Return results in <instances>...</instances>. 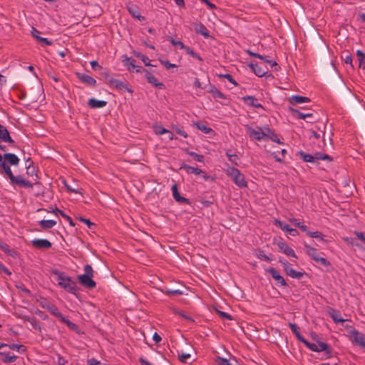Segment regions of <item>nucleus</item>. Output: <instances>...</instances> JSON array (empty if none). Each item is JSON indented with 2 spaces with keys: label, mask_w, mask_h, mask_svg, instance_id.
Masks as SVG:
<instances>
[{
  "label": "nucleus",
  "mask_w": 365,
  "mask_h": 365,
  "mask_svg": "<svg viewBox=\"0 0 365 365\" xmlns=\"http://www.w3.org/2000/svg\"><path fill=\"white\" fill-rule=\"evenodd\" d=\"M52 274L55 276V280L57 281L58 285L61 288L69 293L76 294L78 291L76 282L72 280L71 277L58 269H53Z\"/></svg>",
  "instance_id": "nucleus-1"
},
{
  "label": "nucleus",
  "mask_w": 365,
  "mask_h": 365,
  "mask_svg": "<svg viewBox=\"0 0 365 365\" xmlns=\"http://www.w3.org/2000/svg\"><path fill=\"white\" fill-rule=\"evenodd\" d=\"M84 274L78 276L79 282L88 289H93L96 286V283L93 280V270L90 264H86L84 267Z\"/></svg>",
  "instance_id": "nucleus-2"
},
{
  "label": "nucleus",
  "mask_w": 365,
  "mask_h": 365,
  "mask_svg": "<svg viewBox=\"0 0 365 365\" xmlns=\"http://www.w3.org/2000/svg\"><path fill=\"white\" fill-rule=\"evenodd\" d=\"M225 173L238 187H246L247 186L245 175L235 167H228L225 170Z\"/></svg>",
  "instance_id": "nucleus-3"
},
{
  "label": "nucleus",
  "mask_w": 365,
  "mask_h": 365,
  "mask_svg": "<svg viewBox=\"0 0 365 365\" xmlns=\"http://www.w3.org/2000/svg\"><path fill=\"white\" fill-rule=\"evenodd\" d=\"M265 127H257L256 129L252 128L250 125H246V133L251 140L261 141L266 140L267 132H265Z\"/></svg>",
  "instance_id": "nucleus-4"
},
{
  "label": "nucleus",
  "mask_w": 365,
  "mask_h": 365,
  "mask_svg": "<svg viewBox=\"0 0 365 365\" xmlns=\"http://www.w3.org/2000/svg\"><path fill=\"white\" fill-rule=\"evenodd\" d=\"M307 255L316 262L327 267L330 265V262L324 257L320 256V254L317 252V250L307 244L304 245Z\"/></svg>",
  "instance_id": "nucleus-5"
},
{
  "label": "nucleus",
  "mask_w": 365,
  "mask_h": 365,
  "mask_svg": "<svg viewBox=\"0 0 365 365\" xmlns=\"http://www.w3.org/2000/svg\"><path fill=\"white\" fill-rule=\"evenodd\" d=\"M10 182L12 185H17L21 187H26V188L33 187V184L30 181L24 179L22 175L15 176L14 175L10 178Z\"/></svg>",
  "instance_id": "nucleus-6"
},
{
  "label": "nucleus",
  "mask_w": 365,
  "mask_h": 365,
  "mask_svg": "<svg viewBox=\"0 0 365 365\" xmlns=\"http://www.w3.org/2000/svg\"><path fill=\"white\" fill-rule=\"evenodd\" d=\"M40 305L41 307L47 309L50 313L54 317L60 319L63 315L61 312L58 310V309L51 302H48L46 299H43L41 302H40Z\"/></svg>",
  "instance_id": "nucleus-7"
},
{
  "label": "nucleus",
  "mask_w": 365,
  "mask_h": 365,
  "mask_svg": "<svg viewBox=\"0 0 365 365\" xmlns=\"http://www.w3.org/2000/svg\"><path fill=\"white\" fill-rule=\"evenodd\" d=\"M350 339L356 344L364 348L365 337L364 335L356 329H353L349 332Z\"/></svg>",
  "instance_id": "nucleus-8"
},
{
  "label": "nucleus",
  "mask_w": 365,
  "mask_h": 365,
  "mask_svg": "<svg viewBox=\"0 0 365 365\" xmlns=\"http://www.w3.org/2000/svg\"><path fill=\"white\" fill-rule=\"evenodd\" d=\"M304 344L310 350L315 352L327 351L328 345L325 342L319 341L317 344L310 343L307 340Z\"/></svg>",
  "instance_id": "nucleus-9"
},
{
  "label": "nucleus",
  "mask_w": 365,
  "mask_h": 365,
  "mask_svg": "<svg viewBox=\"0 0 365 365\" xmlns=\"http://www.w3.org/2000/svg\"><path fill=\"white\" fill-rule=\"evenodd\" d=\"M108 83L113 86L115 88L119 91H127L129 93H132L133 91L128 87V84L122 81L115 78H108Z\"/></svg>",
  "instance_id": "nucleus-10"
},
{
  "label": "nucleus",
  "mask_w": 365,
  "mask_h": 365,
  "mask_svg": "<svg viewBox=\"0 0 365 365\" xmlns=\"http://www.w3.org/2000/svg\"><path fill=\"white\" fill-rule=\"evenodd\" d=\"M267 272L272 275V277L276 281L277 284H279L282 287L287 286V283L284 277L279 273V272L276 269L270 267L267 269Z\"/></svg>",
  "instance_id": "nucleus-11"
},
{
  "label": "nucleus",
  "mask_w": 365,
  "mask_h": 365,
  "mask_svg": "<svg viewBox=\"0 0 365 365\" xmlns=\"http://www.w3.org/2000/svg\"><path fill=\"white\" fill-rule=\"evenodd\" d=\"M145 78L148 83L152 86L158 88L159 89H163L165 88V85L162 82H160L158 78L153 75L151 71H146Z\"/></svg>",
  "instance_id": "nucleus-12"
},
{
  "label": "nucleus",
  "mask_w": 365,
  "mask_h": 365,
  "mask_svg": "<svg viewBox=\"0 0 365 365\" xmlns=\"http://www.w3.org/2000/svg\"><path fill=\"white\" fill-rule=\"evenodd\" d=\"M245 51L248 55H250L252 57L257 58L259 59L264 61L266 63L269 64L271 66V67H274V66L277 67V66H278L275 61H273L272 60L269 59V56H262L257 53H255V52L252 51L250 49H247ZM275 70H277V68H275Z\"/></svg>",
  "instance_id": "nucleus-13"
},
{
  "label": "nucleus",
  "mask_w": 365,
  "mask_h": 365,
  "mask_svg": "<svg viewBox=\"0 0 365 365\" xmlns=\"http://www.w3.org/2000/svg\"><path fill=\"white\" fill-rule=\"evenodd\" d=\"M33 247L37 249H49L51 247V242L46 239H34L31 241Z\"/></svg>",
  "instance_id": "nucleus-14"
},
{
  "label": "nucleus",
  "mask_w": 365,
  "mask_h": 365,
  "mask_svg": "<svg viewBox=\"0 0 365 365\" xmlns=\"http://www.w3.org/2000/svg\"><path fill=\"white\" fill-rule=\"evenodd\" d=\"M249 67L251 70L259 77L267 76L268 73V68L265 67L264 68L259 66L258 63H251L248 64Z\"/></svg>",
  "instance_id": "nucleus-15"
},
{
  "label": "nucleus",
  "mask_w": 365,
  "mask_h": 365,
  "mask_svg": "<svg viewBox=\"0 0 365 365\" xmlns=\"http://www.w3.org/2000/svg\"><path fill=\"white\" fill-rule=\"evenodd\" d=\"M126 8L133 18L140 21L145 19V18L140 15L139 8L137 5L133 4L132 2H129L128 3Z\"/></svg>",
  "instance_id": "nucleus-16"
},
{
  "label": "nucleus",
  "mask_w": 365,
  "mask_h": 365,
  "mask_svg": "<svg viewBox=\"0 0 365 365\" xmlns=\"http://www.w3.org/2000/svg\"><path fill=\"white\" fill-rule=\"evenodd\" d=\"M0 140L3 142L9 143V144L15 146V142L10 136L7 128L2 125H0Z\"/></svg>",
  "instance_id": "nucleus-17"
},
{
  "label": "nucleus",
  "mask_w": 365,
  "mask_h": 365,
  "mask_svg": "<svg viewBox=\"0 0 365 365\" xmlns=\"http://www.w3.org/2000/svg\"><path fill=\"white\" fill-rule=\"evenodd\" d=\"M3 161H6L10 165L17 166L19 164L20 159L17 155L11 153H6L3 155Z\"/></svg>",
  "instance_id": "nucleus-18"
},
{
  "label": "nucleus",
  "mask_w": 365,
  "mask_h": 365,
  "mask_svg": "<svg viewBox=\"0 0 365 365\" xmlns=\"http://www.w3.org/2000/svg\"><path fill=\"white\" fill-rule=\"evenodd\" d=\"M242 101L245 104L256 108H264L262 105L257 102V99L253 96H247L242 97Z\"/></svg>",
  "instance_id": "nucleus-19"
},
{
  "label": "nucleus",
  "mask_w": 365,
  "mask_h": 365,
  "mask_svg": "<svg viewBox=\"0 0 365 365\" xmlns=\"http://www.w3.org/2000/svg\"><path fill=\"white\" fill-rule=\"evenodd\" d=\"M76 76L77 78L83 83L91 86H95L96 84V81L91 76L81 73H76Z\"/></svg>",
  "instance_id": "nucleus-20"
},
{
  "label": "nucleus",
  "mask_w": 365,
  "mask_h": 365,
  "mask_svg": "<svg viewBox=\"0 0 365 365\" xmlns=\"http://www.w3.org/2000/svg\"><path fill=\"white\" fill-rule=\"evenodd\" d=\"M171 190H172V192H173V198L178 202L180 203H186V204H190V200L184 197H182L180 196L179 192H178V185L176 184H174L173 185L172 187H171Z\"/></svg>",
  "instance_id": "nucleus-21"
},
{
  "label": "nucleus",
  "mask_w": 365,
  "mask_h": 365,
  "mask_svg": "<svg viewBox=\"0 0 365 365\" xmlns=\"http://www.w3.org/2000/svg\"><path fill=\"white\" fill-rule=\"evenodd\" d=\"M88 105L93 109L101 108L107 105V101L92 98L88 100Z\"/></svg>",
  "instance_id": "nucleus-22"
},
{
  "label": "nucleus",
  "mask_w": 365,
  "mask_h": 365,
  "mask_svg": "<svg viewBox=\"0 0 365 365\" xmlns=\"http://www.w3.org/2000/svg\"><path fill=\"white\" fill-rule=\"evenodd\" d=\"M278 247L280 249V250L286 255L297 258L294 250L285 242L278 243Z\"/></svg>",
  "instance_id": "nucleus-23"
},
{
  "label": "nucleus",
  "mask_w": 365,
  "mask_h": 365,
  "mask_svg": "<svg viewBox=\"0 0 365 365\" xmlns=\"http://www.w3.org/2000/svg\"><path fill=\"white\" fill-rule=\"evenodd\" d=\"M289 327L290 328V329L292 330V331L293 332V334L295 335L296 338L302 343H305L306 342V339H304V337L300 334L299 332V328L298 327V326L296 324H294V323H291L289 322Z\"/></svg>",
  "instance_id": "nucleus-24"
},
{
  "label": "nucleus",
  "mask_w": 365,
  "mask_h": 365,
  "mask_svg": "<svg viewBox=\"0 0 365 365\" xmlns=\"http://www.w3.org/2000/svg\"><path fill=\"white\" fill-rule=\"evenodd\" d=\"M289 110L293 116L299 119H305L307 118H311L313 115L312 113H302L292 107L289 108Z\"/></svg>",
  "instance_id": "nucleus-25"
},
{
  "label": "nucleus",
  "mask_w": 365,
  "mask_h": 365,
  "mask_svg": "<svg viewBox=\"0 0 365 365\" xmlns=\"http://www.w3.org/2000/svg\"><path fill=\"white\" fill-rule=\"evenodd\" d=\"M289 102L292 104H301L310 102V99L307 97L294 95L289 98Z\"/></svg>",
  "instance_id": "nucleus-26"
},
{
  "label": "nucleus",
  "mask_w": 365,
  "mask_h": 365,
  "mask_svg": "<svg viewBox=\"0 0 365 365\" xmlns=\"http://www.w3.org/2000/svg\"><path fill=\"white\" fill-rule=\"evenodd\" d=\"M265 132H267L266 139H270L272 141L282 144L283 143L279 139L277 135L274 130H271L269 127H265Z\"/></svg>",
  "instance_id": "nucleus-27"
},
{
  "label": "nucleus",
  "mask_w": 365,
  "mask_h": 365,
  "mask_svg": "<svg viewBox=\"0 0 365 365\" xmlns=\"http://www.w3.org/2000/svg\"><path fill=\"white\" fill-rule=\"evenodd\" d=\"M0 356L2 357L1 360L4 364L13 363L17 359L16 356L11 355L9 352L1 351Z\"/></svg>",
  "instance_id": "nucleus-28"
},
{
  "label": "nucleus",
  "mask_w": 365,
  "mask_h": 365,
  "mask_svg": "<svg viewBox=\"0 0 365 365\" xmlns=\"http://www.w3.org/2000/svg\"><path fill=\"white\" fill-rule=\"evenodd\" d=\"M193 126H195L198 130H201L205 134H210L213 133V130L211 128L207 127L204 123L197 121L194 122L192 123Z\"/></svg>",
  "instance_id": "nucleus-29"
},
{
  "label": "nucleus",
  "mask_w": 365,
  "mask_h": 365,
  "mask_svg": "<svg viewBox=\"0 0 365 365\" xmlns=\"http://www.w3.org/2000/svg\"><path fill=\"white\" fill-rule=\"evenodd\" d=\"M59 320L61 322L66 324L71 330H72L76 333H79L78 326L77 324H76L75 323L71 322L70 320L67 319L63 315L61 316V317L59 319Z\"/></svg>",
  "instance_id": "nucleus-30"
},
{
  "label": "nucleus",
  "mask_w": 365,
  "mask_h": 365,
  "mask_svg": "<svg viewBox=\"0 0 365 365\" xmlns=\"http://www.w3.org/2000/svg\"><path fill=\"white\" fill-rule=\"evenodd\" d=\"M181 169L186 171V173L188 174H195L196 175H200L202 173H204V172L202 170H200L197 168H194V167L190 166L188 165H182L181 167Z\"/></svg>",
  "instance_id": "nucleus-31"
},
{
  "label": "nucleus",
  "mask_w": 365,
  "mask_h": 365,
  "mask_svg": "<svg viewBox=\"0 0 365 365\" xmlns=\"http://www.w3.org/2000/svg\"><path fill=\"white\" fill-rule=\"evenodd\" d=\"M123 64L128 67V69L131 71L137 67L135 64V61L132 58L128 57L127 56H123Z\"/></svg>",
  "instance_id": "nucleus-32"
},
{
  "label": "nucleus",
  "mask_w": 365,
  "mask_h": 365,
  "mask_svg": "<svg viewBox=\"0 0 365 365\" xmlns=\"http://www.w3.org/2000/svg\"><path fill=\"white\" fill-rule=\"evenodd\" d=\"M57 222L53 220H42L39 222L41 227L43 230H48L53 227Z\"/></svg>",
  "instance_id": "nucleus-33"
},
{
  "label": "nucleus",
  "mask_w": 365,
  "mask_h": 365,
  "mask_svg": "<svg viewBox=\"0 0 365 365\" xmlns=\"http://www.w3.org/2000/svg\"><path fill=\"white\" fill-rule=\"evenodd\" d=\"M286 274L292 278L299 279L305 274V272L296 271L291 267L287 269Z\"/></svg>",
  "instance_id": "nucleus-34"
},
{
  "label": "nucleus",
  "mask_w": 365,
  "mask_h": 365,
  "mask_svg": "<svg viewBox=\"0 0 365 365\" xmlns=\"http://www.w3.org/2000/svg\"><path fill=\"white\" fill-rule=\"evenodd\" d=\"M299 155L304 162L307 163H314V155L307 154L305 152L300 150L297 153Z\"/></svg>",
  "instance_id": "nucleus-35"
},
{
  "label": "nucleus",
  "mask_w": 365,
  "mask_h": 365,
  "mask_svg": "<svg viewBox=\"0 0 365 365\" xmlns=\"http://www.w3.org/2000/svg\"><path fill=\"white\" fill-rule=\"evenodd\" d=\"M0 168L3 170V172L8 176L9 179L14 175L10 168V165L6 163V161H1L0 163Z\"/></svg>",
  "instance_id": "nucleus-36"
},
{
  "label": "nucleus",
  "mask_w": 365,
  "mask_h": 365,
  "mask_svg": "<svg viewBox=\"0 0 365 365\" xmlns=\"http://www.w3.org/2000/svg\"><path fill=\"white\" fill-rule=\"evenodd\" d=\"M133 53L135 57L140 58L144 63L145 66H153V65H151L150 63V60L149 59V58L147 56H145L140 52L135 51Z\"/></svg>",
  "instance_id": "nucleus-37"
},
{
  "label": "nucleus",
  "mask_w": 365,
  "mask_h": 365,
  "mask_svg": "<svg viewBox=\"0 0 365 365\" xmlns=\"http://www.w3.org/2000/svg\"><path fill=\"white\" fill-rule=\"evenodd\" d=\"M195 31L202 35L205 38H208L210 36L207 29L204 24L201 23L199 24L197 27L195 28Z\"/></svg>",
  "instance_id": "nucleus-38"
},
{
  "label": "nucleus",
  "mask_w": 365,
  "mask_h": 365,
  "mask_svg": "<svg viewBox=\"0 0 365 365\" xmlns=\"http://www.w3.org/2000/svg\"><path fill=\"white\" fill-rule=\"evenodd\" d=\"M210 93L215 98H220V99H226V96L224 93H222L220 91H219L216 87L212 86L210 90Z\"/></svg>",
  "instance_id": "nucleus-39"
},
{
  "label": "nucleus",
  "mask_w": 365,
  "mask_h": 365,
  "mask_svg": "<svg viewBox=\"0 0 365 365\" xmlns=\"http://www.w3.org/2000/svg\"><path fill=\"white\" fill-rule=\"evenodd\" d=\"M25 321H28L30 322L31 325L32 326V327L36 329V330H41V326L39 324V322H38V320L33 317V318H31L29 317H24L23 318Z\"/></svg>",
  "instance_id": "nucleus-40"
},
{
  "label": "nucleus",
  "mask_w": 365,
  "mask_h": 365,
  "mask_svg": "<svg viewBox=\"0 0 365 365\" xmlns=\"http://www.w3.org/2000/svg\"><path fill=\"white\" fill-rule=\"evenodd\" d=\"M356 56L358 58L359 68L365 69L364 61H365V54L363 51L360 50L356 51Z\"/></svg>",
  "instance_id": "nucleus-41"
},
{
  "label": "nucleus",
  "mask_w": 365,
  "mask_h": 365,
  "mask_svg": "<svg viewBox=\"0 0 365 365\" xmlns=\"http://www.w3.org/2000/svg\"><path fill=\"white\" fill-rule=\"evenodd\" d=\"M153 128L155 133L157 135H163L167 133H170L169 130H167L166 128L160 125H154Z\"/></svg>",
  "instance_id": "nucleus-42"
},
{
  "label": "nucleus",
  "mask_w": 365,
  "mask_h": 365,
  "mask_svg": "<svg viewBox=\"0 0 365 365\" xmlns=\"http://www.w3.org/2000/svg\"><path fill=\"white\" fill-rule=\"evenodd\" d=\"M274 225L282 229L283 231L287 232L289 228V225L282 221L277 219L274 220Z\"/></svg>",
  "instance_id": "nucleus-43"
},
{
  "label": "nucleus",
  "mask_w": 365,
  "mask_h": 365,
  "mask_svg": "<svg viewBox=\"0 0 365 365\" xmlns=\"http://www.w3.org/2000/svg\"><path fill=\"white\" fill-rule=\"evenodd\" d=\"M332 160V158H331V156L327 155V154H322L321 153H316L314 154V161L316 160Z\"/></svg>",
  "instance_id": "nucleus-44"
},
{
  "label": "nucleus",
  "mask_w": 365,
  "mask_h": 365,
  "mask_svg": "<svg viewBox=\"0 0 365 365\" xmlns=\"http://www.w3.org/2000/svg\"><path fill=\"white\" fill-rule=\"evenodd\" d=\"M187 154L193 158V159L197 162H203L204 161V155L197 154L192 151H187Z\"/></svg>",
  "instance_id": "nucleus-45"
},
{
  "label": "nucleus",
  "mask_w": 365,
  "mask_h": 365,
  "mask_svg": "<svg viewBox=\"0 0 365 365\" xmlns=\"http://www.w3.org/2000/svg\"><path fill=\"white\" fill-rule=\"evenodd\" d=\"M183 49H185L186 53L187 54H189L190 56H191L193 58H197V59H198L200 61H202L201 57L197 53H195L191 48H190L189 46H185Z\"/></svg>",
  "instance_id": "nucleus-46"
},
{
  "label": "nucleus",
  "mask_w": 365,
  "mask_h": 365,
  "mask_svg": "<svg viewBox=\"0 0 365 365\" xmlns=\"http://www.w3.org/2000/svg\"><path fill=\"white\" fill-rule=\"evenodd\" d=\"M33 164H34L33 161H31V164L26 165L27 174L29 175H31V176L36 175V169L33 166Z\"/></svg>",
  "instance_id": "nucleus-47"
},
{
  "label": "nucleus",
  "mask_w": 365,
  "mask_h": 365,
  "mask_svg": "<svg viewBox=\"0 0 365 365\" xmlns=\"http://www.w3.org/2000/svg\"><path fill=\"white\" fill-rule=\"evenodd\" d=\"M331 319L336 323H343L345 319L341 317V315L338 313H333L331 314Z\"/></svg>",
  "instance_id": "nucleus-48"
},
{
  "label": "nucleus",
  "mask_w": 365,
  "mask_h": 365,
  "mask_svg": "<svg viewBox=\"0 0 365 365\" xmlns=\"http://www.w3.org/2000/svg\"><path fill=\"white\" fill-rule=\"evenodd\" d=\"M307 235L313 238L323 240V235L320 232H307Z\"/></svg>",
  "instance_id": "nucleus-49"
},
{
  "label": "nucleus",
  "mask_w": 365,
  "mask_h": 365,
  "mask_svg": "<svg viewBox=\"0 0 365 365\" xmlns=\"http://www.w3.org/2000/svg\"><path fill=\"white\" fill-rule=\"evenodd\" d=\"M220 77H222V78H226L229 82H230L231 83H232L233 85L235 86H237V83L235 81V80L233 78V77L232 76V75L229 74V73H226V74H221L220 75Z\"/></svg>",
  "instance_id": "nucleus-50"
},
{
  "label": "nucleus",
  "mask_w": 365,
  "mask_h": 365,
  "mask_svg": "<svg viewBox=\"0 0 365 365\" xmlns=\"http://www.w3.org/2000/svg\"><path fill=\"white\" fill-rule=\"evenodd\" d=\"M11 349L16 350L18 351H24V346L21 344H8V346Z\"/></svg>",
  "instance_id": "nucleus-51"
},
{
  "label": "nucleus",
  "mask_w": 365,
  "mask_h": 365,
  "mask_svg": "<svg viewBox=\"0 0 365 365\" xmlns=\"http://www.w3.org/2000/svg\"><path fill=\"white\" fill-rule=\"evenodd\" d=\"M166 294L168 296L170 295H182L183 294V292L180 289H168L166 291Z\"/></svg>",
  "instance_id": "nucleus-52"
},
{
  "label": "nucleus",
  "mask_w": 365,
  "mask_h": 365,
  "mask_svg": "<svg viewBox=\"0 0 365 365\" xmlns=\"http://www.w3.org/2000/svg\"><path fill=\"white\" fill-rule=\"evenodd\" d=\"M344 241L346 242L347 244L351 245L352 246L359 247V244L356 241L355 239L351 237H344Z\"/></svg>",
  "instance_id": "nucleus-53"
},
{
  "label": "nucleus",
  "mask_w": 365,
  "mask_h": 365,
  "mask_svg": "<svg viewBox=\"0 0 365 365\" xmlns=\"http://www.w3.org/2000/svg\"><path fill=\"white\" fill-rule=\"evenodd\" d=\"M161 64L163 65L165 68L170 69V68H175L177 66L174 63H171L169 62V61L167 60H160V61Z\"/></svg>",
  "instance_id": "nucleus-54"
},
{
  "label": "nucleus",
  "mask_w": 365,
  "mask_h": 365,
  "mask_svg": "<svg viewBox=\"0 0 365 365\" xmlns=\"http://www.w3.org/2000/svg\"><path fill=\"white\" fill-rule=\"evenodd\" d=\"M79 220L85 224L87 225L88 227L90 229H92L93 227H95V224L91 222L90 220L84 218L83 217H79Z\"/></svg>",
  "instance_id": "nucleus-55"
},
{
  "label": "nucleus",
  "mask_w": 365,
  "mask_h": 365,
  "mask_svg": "<svg viewBox=\"0 0 365 365\" xmlns=\"http://www.w3.org/2000/svg\"><path fill=\"white\" fill-rule=\"evenodd\" d=\"M37 41L40 43L41 46H51L52 44V42L51 41H49L46 38L43 37L38 38Z\"/></svg>",
  "instance_id": "nucleus-56"
},
{
  "label": "nucleus",
  "mask_w": 365,
  "mask_h": 365,
  "mask_svg": "<svg viewBox=\"0 0 365 365\" xmlns=\"http://www.w3.org/2000/svg\"><path fill=\"white\" fill-rule=\"evenodd\" d=\"M173 129L175 131V133H178V135L182 136L185 138H187V134L183 129L179 127H175L173 128Z\"/></svg>",
  "instance_id": "nucleus-57"
},
{
  "label": "nucleus",
  "mask_w": 365,
  "mask_h": 365,
  "mask_svg": "<svg viewBox=\"0 0 365 365\" xmlns=\"http://www.w3.org/2000/svg\"><path fill=\"white\" fill-rule=\"evenodd\" d=\"M218 314L220 315V317L222 318V319H227V320H231L232 318L231 317L230 314H229L227 312H222V311H219L217 310V311Z\"/></svg>",
  "instance_id": "nucleus-58"
},
{
  "label": "nucleus",
  "mask_w": 365,
  "mask_h": 365,
  "mask_svg": "<svg viewBox=\"0 0 365 365\" xmlns=\"http://www.w3.org/2000/svg\"><path fill=\"white\" fill-rule=\"evenodd\" d=\"M170 43L175 46H178L180 48L183 49L185 48L184 43L180 41H175L173 38H171Z\"/></svg>",
  "instance_id": "nucleus-59"
},
{
  "label": "nucleus",
  "mask_w": 365,
  "mask_h": 365,
  "mask_svg": "<svg viewBox=\"0 0 365 365\" xmlns=\"http://www.w3.org/2000/svg\"><path fill=\"white\" fill-rule=\"evenodd\" d=\"M354 235H356L357 240L365 242V232H354Z\"/></svg>",
  "instance_id": "nucleus-60"
},
{
  "label": "nucleus",
  "mask_w": 365,
  "mask_h": 365,
  "mask_svg": "<svg viewBox=\"0 0 365 365\" xmlns=\"http://www.w3.org/2000/svg\"><path fill=\"white\" fill-rule=\"evenodd\" d=\"M190 358V354H182L179 355V360L182 363H187V359Z\"/></svg>",
  "instance_id": "nucleus-61"
},
{
  "label": "nucleus",
  "mask_w": 365,
  "mask_h": 365,
  "mask_svg": "<svg viewBox=\"0 0 365 365\" xmlns=\"http://www.w3.org/2000/svg\"><path fill=\"white\" fill-rule=\"evenodd\" d=\"M61 215L69 222L70 225L73 227L75 226V224L71 217L67 215L63 212H61Z\"/></svg>",
  "instance_id": "nucleus-62"
},
{
  "label": "nucleus",
  "mask_w": 365,
  "mask_h": 365,
  "mask_svg": "<svg viewBox=\"0 0 365 365\" xmlns=\"http://www.w3.org/2000/svg\"><path fill=\"white\" fill-rule=\"evenodd\" d=\"M40 31L38 30H37L35 28H32L31 29V34L33 36V37L36 40L38 41V38H41L39 34H40Z\"/></svg>",
  "instance_id": "nucleus-63"
},
{
  "label": "nucleus",
  "mask_w": 365,
  "mask_h": 365,
  "mask_svg": "<svg viewBox=\"0 0 365 365\" xmlns=\"http://www.w3.org/2000/svg\"><path fill=\"white\" fill-rule=\"evenodd\" d=\"M57 362L59 365H66L68 363V361L64 357L58 355Z\"/></svg>",
  "instance_id": "nucleus-64"
}]
</instances>
